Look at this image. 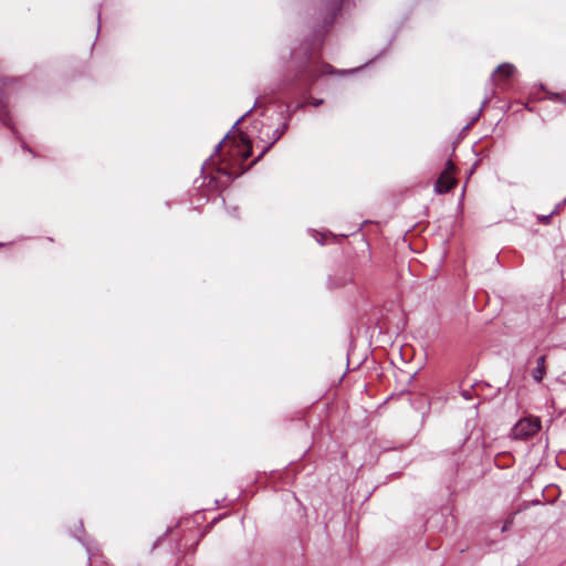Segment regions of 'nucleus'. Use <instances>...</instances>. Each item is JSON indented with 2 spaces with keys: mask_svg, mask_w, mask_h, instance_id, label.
<instances>
[{
  "mask_svg": "<svg viewBox=\"0 0 566 566\" xmlns=\"http://www.w3.org/2000/svg\"><path fill=\"white\" fill-rule=\"evenodd\" d=\"M545 356H541L536 360V368L532 371V377L535 381L539 382L546 374Z\"/></svg>",
  "mask_w": 566,
  "mask_h": 566,
  "instance_id": "nucleus-6",
  "label": "nucleus"
},
{
  "mask_svg": "<svg viewBox=\"0 0 566 566\" xmlns=\"http://www.w3.org/2000/svg\"><path fill=\"white\" fill-rule=\"evenodd\" d=\"M541 429V420L537 417L521 419L512 428L511 436L514 439L524 440L536 434Z\"/></svg>",
  "mask_w": 566,
  "mask_h": 566,
  "instance_id": "nucleus-2",
  "label": "nucleus"
},
{
  "mask_svg": "<svg viewBox=\"0 0 566 566\" xmlns=\"http://www.w3.org/2000/svg\"><path fill=\"white\" fill-rule=\"evenodd\" d=\"M446 169H448V174L451 175L452 170L454 169V165H453V163L451 160L447 161Z\"/></svg>",
  "mask_w": 566,
  "mask_h": 566,
  "instance_id": "nucleus-14",
  "label": "nucleus"
},
{
  "mask_svg": "<svg viewBox=\"0 0 566 566\" xmlns=\"http://www.w3.org/2000/svg\"><path fill=\"white\" fill-rule=\"evenodd\" d=\"M563 203H566V198L564 199Z\"/></svg>",
  "mask_w": 566,
  "mask_h": 566,
  "instance_id": "nucleus-21",
  "label": "nucleus"
},
{
  "mask_svg": "<svg viewBox=\"0 0 566 566\" xmlns=\"http://www.w3.org/2000/svg\"><path fill=\"white\" fill-rule=\"evenodd\" d=\"M242 142L248 146V150L243 154V159H248L251 156V142L244 137H242Z\"/></svg>",
  "mask_w": 566,
  "mask_h": 566,
  "instance_id": "nucleus-10",
  "label": "nucleus"
},
{
  "mask_svg": "<svg viewBox=\"0 0 566 566\" xmlns=\"http://www.w3.org/2000/svg\"><path fill=\"white\" fill-rule=\"evenodd\" d=\"M339 1L340 0H333V2L327 8L328 15H331L327 22L328 28L332 25L334 18L339 11Z\"/></svg>",
  "mask_w": 566,
  "mask_h": 566,
  "instance_id": "nucleus-7",
  "label": "nucleus"
},
{
  "mask_svg": "<svg viewBox=\"0 0 566 566\" xmlns=\"http://www.w3.org/2000/svg\"><path fill=\"white\" fill-rule=\"evenodd\" d=\"M455 180L452 175L448 174V169H444L440 177L434 182V191L437 193H446L449 192L454 186Z\"/></svg>",
  "mask_w": 566,
  "mask_h": 566,
  "instance_id": "nucleus-4",
  "label": "nucleus"
},
{
  "mask_svg": "<svg viewBox=\"0 0 566 566\" xmlns=\"http://www.w3.org/2000/svg\"><path fill=\"white\" fill-rule=\"evenodd\" d=\"M86 551L88 554V560L92 562L93 557L95 556V554L93 553V548L90 545H86Z\"/></svg>",
  "mask_w": 566,
  "mask_h": 566,
  "instance_id": "nucleus-13",
  "label": "nucleus"
},
{
  "mask_svg": "<svg viewBox=\"0 0 566 566\" xmlns=\"http://www.w3.org/2000/svg\"><path fill=\"white\" fill-rule=\"evenodd\" d=\"M515 72V66L511 63L500 64L491 76V81L495 83L494 75L497 74L500 78H509Z\"/></svg>",
  "mask_w": 566,
  "mask_h": 566,
  "instance_id": "nucleus-5",
  "label": "nucleus"
},
{
  "mask_svg": "<svg viewBox=\"0 0 566 566\" xmlns=\"http://www.w3.org/2000/svg\"><path fill=\"white\" fill-rule=\"evenodd\" d=\"M323 103H324V99H323V98H312V101H311V104H312L314 107H318V106H321Z\"/></svg>",
  "mask_w": 566,
  "mask_h": 566,
  "instance_id": "nucleus-12",
  "label": "nucleus"
},
{
  "mask_svg": "<svg viewBox=\"0 0 566 566\" xmlns=\"http://www.w3.org/2000/svg\"><path fill=\"white\" fill-rule=\"evenodd\" d=\"M321 45L322 42L315 40L311 44L303 43L298 49L294 50L292 53V62L295 70L294 77L284 81L276 88L271 90V93L289 95L290 92L298 90L308 92L322 75L345 73V71L339 72L331 64L322 62L319 54Z\"/></svg>",
  "mask_w": 566,
  "mask_h": 566,
  "instance_id": "nucleus-1",
  "label": "nucleus"
},
{
  "mask_svg": "<svg viewBox=\"0 0 566 566\" xmlns=\"http://www.w3.org/2000/svg\"><path fill=\"white\" fill-rule=\"evenodd\" d=\"M22 148L28 150V151H30V153H32V150L30 148H28L25 144H22Z\"/></svg>",
  "mask_w": 566,
  "mask_h": 566,
  "instance_id": "nucleus-18",
  "label": "nucleus"
},
{
  "mask_svg": "<svg viewBox=\"0 0 566 566\" xmlns=\"http://www.w3.org/2000/svg\"><path fill=\"white\" fill-rule=\"evenodd\" d=\"M287 128H289V120H285L280 127L275 128L272 132L271 138H268V139L261 138V142L264 145L262 146V150H261V154L259 155L258 159L263 157L270 150V148L285 134Z\"/></svg>",
  "mask_w": 566,
  "mask_h": 566,
  "instance_id": "nucleus-3",
  "label": "nucleus"
},
{
  "mask_svg": "<svg viewBox=\"0 0 566 566\" xmlns=\"http://www.w3.org/2000/svg\"><path fill=\"white\" fill-rule=\"evenodd\" d=\"M490 98H491V97H485V98H484V101H483V103H482V106H481V108L479 109V113H478V114H480V113L482 112L483 107H484V106H485V104L490 101ZM478 116H479V115H476L474 119H476V118H478Z\"/></svg>",
  "mask_w": 566,
  "mask_h": 566,
  "instance_id": "nucleus-15",
  "label": "nucleus"
},
{
  "mask_svg": "<svg viewBox=\"0 0 566 566\" xmlns=\"http://www.w3.org/2000/svg\"><path fill=\"white\" fill-rule=\"evenodd\" d=\"M97 18L98 19L101 18V10H98V12H97Z\"/></svg>",
  "mask_w": 566,
  "mask_h": 566,
  "instance_id": "nucleus-20",
  "label": "nucleus"
},
{
  "mask_svg": "<svg viewBox=\"0 0 566 566\" xmlns=\"http://www.w3.org/2000/svg\"><path fill=\"white\" fill-rule=\"evenodd\" d=\"M261 98H263V96L256 98L254 106L250 108L247 113H244L241 117H239L233 124L232 128H235L252 112V109L261 102Z\"/></svg>",
  "mask_w": 566,
  "mask_h": 566,
  "instance_id": "nucleus-8",
  "label": "nucleus"
},
{
  "mask_svg": "<svg viewBox=\"0 0 566 566\" xmlns=\"http://www.w3.org/2000/svg\"><path fill=\"white\" fill-rule=\"evenodd\" d=\"M229 137V133L214 146V151L213 154L210 156V159L220 151L221 147H222V144L224 143V140Z\"/></svg>",
  "mask_w": 566,
  "mask_h": 566,
  "instance_id": "nucleus-9",
  "label": "nucleus"
},
{
  "mask_svg": "<svg viewBox=\"0 0 566 566\" xmlns=\"http://www.w3.org/2000/svg\"><path fill=\"white\" fill-rule=\"evenodd\" d=\"M305 105H306L305 103H300V104L296 105V108L297 109L304 108Z\"/></svg>",
  "mask_w": 566,
  "mask_h": 566,
  "instance_id": "nucleus-17",
  "label": "nucleus"
},
{
  "mask_svg": "<svg viewBox=\"0 0 566 566\" xmlns=\"http://www.w3.org/2000/svg\"><path fill=\"white\" fill-rule=\"evenodd\" d=\"M559 207H560V205H558V206L556 207V209H555L551 214L545 216V217L543 218V221H545V222H546V221L552 217V214H553V213H554V212H555Z\"/></svg>",
  "mask_w": 566,
  "mask_h": 566,
  "instance_id": "nucleus-16",
  "label": "nucleus"
},
{
  "mask_svg": "<svg viewBox=\"0 0 566 566\" xmlns=\"http://www.w3.org/2000/svg\"><path fill=\"white\" fill-rule=\"evenodd\" d=\"M463 397H464L465 399H469V392H468V391H463Z\"/></svg>",
  "mask_w": 566,
  "mask_h": 566,
  "instance_id": "nucleus-19",
  "label": "nucleus"
},
{
  "mask_svg": "<svg viewBox=\"0 0 566 566\" xmlns=\"http://www.w3.org/2000/svg\"><path fill=\"white\" fill-rule=\"evenodd\" d=\"M549 98H551V99H553V101H559V102H564V103H566L565 95L559 94V93H552V94L549 95Z\"/></svg>",
  "mask_w": 566,
  "mask_h": 566,
  "instance_id": "nucleus-11",
  "label": "nucleus"
}]
</instances>
